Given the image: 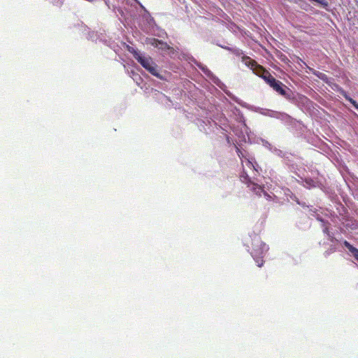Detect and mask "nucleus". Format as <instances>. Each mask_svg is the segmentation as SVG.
Masks as SVG:
<instances>
[{"label":"nucleus","instance_id":"1","mask_svg":"<svg viewBox=\"0 0 358 358\" xmlns=\"http://www.w3.org/2000/svg\"><path fill=\"white\" fill-rule=\"evenodd\" d=\"M134 57L141 64L152 76L162 80L163 77L157 71V65L153 62L152 59L149 56H144L136 50L131 52Z\"/></svg>","mask_w":358,"mask_h":358},{"label":"nucleus","instance_id":"2","mask_svg":"<svg viewBox=\"0 0 358 358\" xmlns=\"http://www.w3.org/2000/svg\"><path fill=\"white\" fill-rule=\"evenodd\" d=\"M268 250V246L262 241L259 236H255L252 242L251 255L253 257L264 255Z\"/></svg>","mask_w":358,"mask_h":358},{"label":"nucleus","instance_id":"3","mask_svg":"<svg viewBox=\"0 0 358 358\" xmlns=\"http://www.w3.org/2000/svg\"><path fill=\"white\" fill-rule=\"evenodd\" d=\"M268 85L279 94L288 98L289 96L287 93V87L280 80L275 78L268 79Z\"/></svg>","mask_w":358,"mask_h":358},{"label":"nucleus","instance_id":"4","mask_svg":"<svg viewBox=\"0 0 358 358\" xmlns=\"http://www.w3.org/2000/svg\"><path fill=\"white\" fill-rule=\"evenodd\" d=\"M240 178H241V180L243 182L246 183L248 187L252 185L251 189L256 194L261 195V192H264V189L261 186H259L251 181L249 176L245 171H243L242 175H241Z\"/></svg>","mask_w":358,"mask_h":358},{"label":"nucleus","instance_id":"5","mask_svg":"<svg viewBox=\"0 0 358 358\" xmlns=\"http://www.w3.org/2000/svg\"><path fill=\"white\" fill-rule=\"evenodd\" d=\"M150 44L162 50L171 49V48L166 43L157 38H151L150 40Z\"/></svg>","mask_w":358,"mask_h":358},{"label":"nucleus","instance_id":"6","mask_svg":"<svg viewBox=\"0 0 358 358\" xmlns=\"http://www.w3.org/2000/svg\"><path fill=\"white\" fill-rule=\"evenodd\" d=\"M343 245L348 250L352 253L355 259L358 262V249L352 246L349 242L347 241H344Z\"/></svg>","mask_w":358,"mask_h":358},{"label":"nucleus","instance_id":"7","mask_svg":"<svg viewBox=\"0 0 358 358\" xmlns=\"http://www.w3.org/2000/svg\"><path fill=\"white\" fill-rule=\"evenodd\" d=\"M242 61L245 63V64L250 67L252 70L254 67L257 66V62L253 59H252L250 57L243 55Z\"/></svg>","mask_w":358,"mask_h":358},{"label":"nucleus","instance_id":"8","mask_svg":"<svg viewBox=\"0 0 358 358\" xmlns=\"http://www.w3.org/2000/svg\"><path fill=\"white\" fill-rule=\"evenodd\" d=\"M342 95L345 97V99L350 102L352 106L358 110V103L352 99L350 96H349L345 92H342Z\"/></svg>","mask_w":358,"mask_h":358},{"label":"nucleus","instance_id":"9","mask_svg":"<svg viewBox=\"0 0 358 358\" xmlns=\"http://www.w3.org/2000/svg\"><path fill=\"white\" fill-rule=\"evenodd\" d=\"M252 71L257 76L260 77L261 74H262L265 71V69L262 66L257 64V66L254 67Z\"/></svg>","mask_w":358,"mask_h":358},{"label":"nucleus","instance_id":"10","mask_svg":"<svg viewBox=\"0 0 358 358\" xmlns=\"http://www.w3.org/2000/svg\"><path fill=\"white\" fill-rule=\"evenodd\" d=\"M260 78H263L264 81L268 84V79L270 80V78H273L274 77L270 73L269 71H268L266 69L264 71L262 74H261Z\"/></svg>","mask_w":358,"mask_h":358},{"label":"nucleus","instance_id":"11","mask_svg":"<svg viewBox=\"0 0 358 358\" xmlns=\"http://www.w3.org/2000/svg\"><path fill=\"white\" fill-rule=\"evenodd\" d=\"M263 256L264 255L253 257L259 267H262L264 264Z\"/></svg>","mask_w":358,"mask_h":358},{"label":"nucleus","instance_id":"12","mask_svg":"<svg viewBox=\"0 0 358 358\" xmlns=\"http://www.w3.org/2000/svg\"><path fill=\"white\" fill-rule=\"evenodd\" d=\"M226 49L230 50L231 52H233L234 55L238 57L241 56L243 54V52L239 49H232L229 48H226Z\"/></svg>","mask_w":358,"mask_h":358},{"label":"nucleus","instance_id":"13","mask_svg":"<svg viewBox=\"0 0 358 358\" xmlns=\"http://www.w3.org/2000/svg\"><path fill=\"white\" fill-rule=\"evenodd\" d=\"M305 182H306L308 185H309V186H310V187H316V186H317L316 182H315L313 180H312V179H310V178H306V179L305 180Z\"/></svg>","mask_w":358,"mask_h":358},{"label":"nucleus","instance_id":"14","mask_svg":"<svg viewBox=\"0 0 358 358\" xmlns=\"http://www.w3.org/2000/svg\"><path fill=\"white\" fill-rule=\"evenodd\" d=\"M236 152L240 158L243 157V153L238 148H236Z\"/></svg>","mask_w":358,"mask_h":358},{"label":"nucleus","instance_id":"15","mask_svg":"<svg viewBox=\"0 0 358 358\" xmlns=\"http://www.w3.org/2000/svg\"><path fill=\"white\" fill-rule=\"evenodd\" d=\"M247 161H248V166L249 167H252L253 169H255V166L253 165V164L249 159H248Z\"/></svg>","mask_w":358,"mask_h":358},{"label":"nucleus","instance_id":"16","mask_svg":"<svg viewBox=\"0 0 358 358\" xmlns=\"http://www.w3.org/2000/svg\"><path fill=\"white\" fill-rule=\"evenodd\" d=\"M324 232L328 235H329V228L327 227H324Z\"/></svg>","mask_w":358,"mask_h":358}]
</instances>
